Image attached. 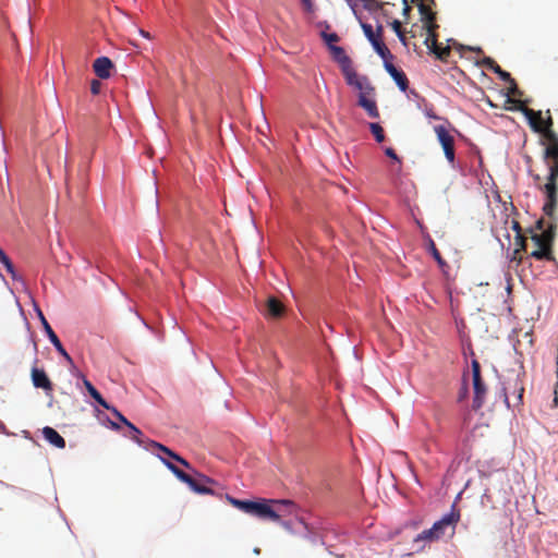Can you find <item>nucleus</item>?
I'll return each instance as SVG.
<instances>
[{
    "mask_svg": "<svg viewBox=\"0 0 558 558\" xmlns=\"http://www.w3.org/2000/svg\"><path fill=\"white\" fill-rule=\"evenodd\" d=\"M179 336H180V340L186 345V347H190V340L189 338L184 335V332L179 329Z\"/></svg>",
    "mask_w": 558,
    "mask_h": 558,
    "instance_id": "nucleus-49",
    "label": "nucleus"
},
{
    "mask_svg": "<svg viewBox=\"0 0 558 558\" xmlns=\"http://www.w3.org/2000/svg\"><path fill=\"white\" fill-rule=\"evenodd\" d=\"M125 426H128L130 428V430L132 432L133 440L140 445L141 444L140 436L142 435V432L130 421H129V424H126Z\"/></svg>",
    "mask_w": 558,
    "mask_h": 558,
    "instance_id": "nucleus-35",
    "label": "nucleus"
},
{
    "mask_svg": "<svg viewBox=\"0 0 558 558\" xmlns=\"http://www.w3.org/2000/svg\"><path fill=\"white\" fill-rule=\"evenodd\" d=\"M168 470L182 483L186 484L189 488L201 495L211 494V489L197 485L189 475L180 471L174 464H169Z\"/></svg>",
    "mask_w": 558,
    "mask_h": 558,
    "instance_id": "nucleus-7",
    "label": "nucleus"
},
{
    "mask_svg": "<svg viewBox=\"0 0 558 558\" xmlns=\"http://www.w3.org/2000/svg\"><path fill=\"white\" fill-rule=\"evenodd\" d=\"M391 28L393 29V32L396 33L397 37L399 38V40L405 45V37L403 35V33L401 32V23L398 21V20H395L391 22Z\"/></svg>",
    "mask_w": 558,
    "mask_h": 558,
    "instance_id": "nucleus-32",
    "label": "nucleus"
},
{
    "mask_svg": "<svg viewBox=\"0 0 558 558\" xmlns=\"http://www.w3.org/2000/svg\"><path fill=\"white\" fill-rule=\"evenodd\" d=\"M166 456H168L169 458H172L173 460L178 461L179 463H181L185 468H190V463L185 459H183L182 457H180L179 454L173 452L172 450H170V449L166 450Z\"/></svg>",
    "mask_w": 558,
    "mask_h": 558,
    "instance_id": "nucleus-33",
    "label": "nucleus"
},
{
    "mask_svg": "<svg viewBox=\"0 0 558 558\" xmlns=\"http://www.w3.org/2000/svg\"><path fill=\"white\" fill-rule=\"evenodd\" d=\"M545 189V192L547 194V198H557V195H556V181H548L547 180V183L545 184L544 186Z\"/></svg>",
    "mask_w": 558,
    "mask_h": 558,
    "instance_id": "nucleus-31",
    "label": "nucleus"
},
{
    "mask_svg": "<svg viewBox=\"0 0 558 558\" xmlns=\"http://www.w3.org/2000/svg\"><path fill=\"white\" fill-rule=\"evenodd\" d=\"M558 178V161H555L551 166H549V174L548 181H556Z\"/></svg>",
    "mask_w": 558,
    "mask_h": 558,
    "instance_id": "nucleus-36",
    "label": "nucleus"
},
{
    "mask_svg": "<svg viewBox=\"0 0 558 558\" xmlns=\"http://www.w3.org/2000/svg\"><path fill=\"white\" fill-rule=\"evenodd\" d=\"M153 447L159 449L160 451H162L165 454H166V450H169V448L165 447L163 445L159 444V442H156V441H153Z\"/></svg>",
    "mask_w": 558,
    "mask_h": 558,
    "instance_id": "nucleus-50",
    "label": "nucleus"
},
{
    "mask_svg": "<svg viewBox=\"0 0 558 558\" xmlns=\"http://www.w3.org/2000/svg\"><path fill=\"white\" fill-rule=\"evenodd\" d=\"M537 228L541 229V230L543 229V221L542 220L537 222Z\"/></svg>",
    "mask_w": 558,
    "mask_h": 558,
    "instance_id": "nucleus-62",
    "label": "nucleus"
},
{
    "mask_svg": "<svg viewBox=\"0 0 558 558\" xmlns=\"http://www.w3.org/2000/svg\"><path fill=\"white\" fill-rule=\"evenodd\" d=\"M508 101L513 105L515 110L523 113L533 131L543 133L549 144L558 143L557 135L550 130L553 124L550 117L543 121L541 111L535 112L532 109L526 108L520 100L509 99Z\"/></svg>",
    "mask_w": 558,
    "mask_h": 558,
    "instance_id": "nucleus-3",
    "label": "nucleus"
},
{
    "mask_svg": "<svg viewBox=\"0 0 558 558\" xmlns=\"http://www.w3.org/2000/svg\"><path fill=\"white\" fill-rule=\"evenodd\" d=\"M24 27H25L27 33L32 34L31 19L28 16L25 20Z\"/></svg>",
    "mask_w": 558,
    "mask_h": 558,
    "instance_id": "nucleus-53",
    "label": "nucleus"
},
{
    "mask_svg": "<svg viewBox=\"0 0 558 558\" xmlns=\"http://www.w3.org/2000/svg\"><path fill=\"white\" fill-rule=\"evenodd\" d=\"M492 70H493L496 74H498V76H499L502 81H505V82H507V81H511V76H510V74H509L508 72H506V71L501 70V68H500L499 65L495 64V65L492 68Z\"/></svg>",
    "mask_w": 558,
    "mask_h": 558,
    "instance_id": "nucleus-34",
    "label": "nucleus"
},
{
    "mask_svg": "<svg viewBox=\"0 0 558 558\" xmlns=\"http://www.w3.org/2000/svg\"><path fill=\"white\" fill-rule=\"evenodd\" d=\"M296 523L299 525L302 526L303 531L300 532V535L304 538H310V531H308V526L306 525V523L301 519V518H298L295 519ZM278 523H280V525L290 534H299L298 531H295L293 527H292V524L291 522L289 521H281L279 519V521H277Z\"/></svg>",
    "mask_w": 558,
    "mask_h": 558,
    "instance_id": "nucleus-14",
    "label": "nucleus"
},
{
    "mask_svg": "<svg viewBox=\"0 0 558 558\" xmlns=\"http://www.w3.org/2000/svg\"><path fill=\"white\" fill-rule=\"evenodd\" d=\"M369 129L378 143L385 140L383 128L378 123H371Z\"/></svg>",
    "mask_w": 558,
    "mask_h": 558,
    "instance_id": "nucleus-28",
    "label": "nucleus"
},
{
    "mask_svg": "<svg viewBox=\"0 0 558 558\" xmlns=\"http://www.w3.org/2000/svg\"><path fill=\"white\" fill-rule=\"evenodd\" d=\"M259 113H260V117L263 119V121L266 123L267 126H269L268 122H267V119H266V114H265V111H264V108L262 106V104L259 105Z\"/></svg>",
    "mask_w": 558,
    "mask_h": 558,
    "instance_id": "nucleus-55",
    "label": "nucleus"
},
{
    "mask_svg": "<svg viewBox=\"0 0 558 558\" xmlns=\"http://www.w3.org/2000/svg\"><path fill=\"white\" fill-rule=\"evenodd\" d=\"M384 68L390 77L393 80L396 85L401 92H405L408 88V81L404 74L396 69V66L389 61L385 60Z\"/></svg>",
    "mask_w": 558,
    "mask_h": 558,
    "instance_id": "nucleus-11",
    "label": "nucleus"
},
{
    "mask_svg": "<svg viewBox=\"0 0 558 558\" xmlns=\"http://www.w3.org/2000/svg\"><path fill=\"white\" fill-rule=\"evenodd\" d=\"M330 51H331L332 58L341 66V70H342V73L344 76H347L348 74H350L351 72L354 71V69L351 65V60L347 56L343 48H341L339 46H330Z\"/></svg>",
    "mask_w": 558,
    "mask_h": 558,
    "instance_id": "nucleus-8",
    "label": "nucleus"
},
{
    "mask_svg": "<svg viewBox=\"0 0 558 558\" xmlns=\"http://www.w3.org/2000/svg\"><path fill=\"white\" fill-rule=\"evenodd\" d=\"M372 47L374 48L376 53L383 59L384 62H385V60L390 61L392 59V54L379 39L377 41L373 43Z\"/></svg>",
    "mask_w": 558,
    "mask_h": 558,
    "instance_id": "nucleus-19",
    "label": "nucleus"
},
{
    "mask_svg": "<svg viewBox=\"0 0 558 558\" xmlns=\"http://www.w3.org/2000/svg\"><path fill=\"white\" fill-rule=\"evenodd\" d=\"M385 154H386L389 158H391L392 160H395V161H397V162H400L399 157L397 156V154L395 153V150H393L392 148L387 147V148L385 149Z\"/></svg>",
    "mask_w": 558,
    "mask_h": 558,
    "instance_id": "nucleus-43",
    "label": "nucleus"
},
{
    "mask_svg": "<svg viewBox=\"0 0 558 558\" xmlns=\"http://www.w3.org/2000/svg\"><path fill=\"white\" fill-rule=\"evenodd\" d=\"M361 27L363 29V33L367 40L371 43V45L378 40V38L375 36L373 32V27L369 24L361 23Z\"/></svg>",
    "mask_w": 558,
    "mask_h": 558,
    "instance_id": "nucleus-29",
    "label": "nucleus"
},
{
    "mask_svg": "<svg viewBox=\"0 0 558 558\" xmlns=\"http://www.w3.org/2000/svg\"><path fill=\"white\" fill-rule=\"evenodd\" d=\"M556 204H557V198H547V202L544 204V207H543L544 213L551 219L555 218Z\"/></svg>",
    "mask_w": 558,
    "mask_h": 558,
    "instance_id": "nucleus-24",
    "label": "nucleus"
},
{
    "mask_svg": "<svg viewBox=\"0 0 558 558\" xmlns=\"http://www.w3.org/2000/svg\"><path fill=\"white\" fill-rule=\"evenodd\" d=\"M483 63H484L488 69H490V70H492V68L496 64V63L494 62V60H493V59H490V58H485V59L483 60Z\"/></svg>",
    "mask_w": 558,
    "mask_h": 558,
    "instance_id": "nucleus-51",
    "label": "nucleus"
},
{
    "mask_svg": "<svg viewBox=\"0 0 558 558\" xmlns=\"http://www.w3.org/2000/svg\"><path fill=\"white\" fill-rule=\"evenodd\" d=\"M402 2H403V10H402V13H403V15H408V14H409V12H410V7H409V4H408V1H407V0H402Z\"/></svg>",
    "mask_w": 558,
    "mask_h": 558,
    "instance_id": "nucleus-54",
    "label": "nucleus"
},
{
    "mask_svg": "<svg viewBox=\"0 0 558 558\" xmlns=\"http://www.w3.org/2000/svg\"><path fill=\"white\" fill-rule=\"evenodd\" d=\"M347 84L357 93V105L365 110L371 118H378L379 112L375 101V88L366 76L359 75L355 71L344 76Z\"/></svg>",
    "mask_w": 558,
    "mask_h": 558,
    "instance_id": "nucleus-1",
    "label": "nucleus"
},
{
    "mask_svg": "<svg viewBox=\"0 0 558 558\" xmlns=\"http://www.w3.org/2000/svg\"><path fill=\"white\" fill-rule=\"evenodd\" d=\"M83 383H84V386L86 388V390L88 391V393L90 395V397L96 401L98 399H100L101 395L98 392V390L92 385V383L89 380H87L85 377L83 379Z\"/></svg>",
    "mask_w": 558,
    "mask_h": 558,
    "instance_id": "nucleus-30",
    "label": "nucleus"
},
{
    "mask_svg": "<svg viewBox=\"0 0 558 558\" xmlns=\"http://www.w3.org/2000/svg\"><path fill=\"white\" fill-rule=\"evenodd\" d=\"M424 23V29L426 31V34L435 33V28L437 25L433 22H423Z\"/></svg>",
    "mask_w": 558,
    "mask_h": 558,
    "instance_id": "nucleus-42",
    "label": "nucleus"
},
{
    "mask_svg": "<svg viewBox=\"0 0 558 558\" xmlns=\"http://www.w3.org/2000/svg\"><path fill=\"white\" fill-rule=\"evenodd\" d=\"M96 402L101 405L102 408H105L106 410H109L111 411L113 407H111L102 397H100V399L96 400Z\"/></svg>",
    "mask_w": 558,
    "mask_h": 558,
    "instance_id": "nucleus-47",
    "label": "nucleus"
},
{
    "mask_svg": "<svg viewBox=\"0 0 558 558\" xmlns=\"http://www.w3.org/2000/svg\"><path fill=\"white\" fill-rule=\"evenodd\" d=\"M417 9L422 22H433L435 20V14L423 2L418 3Z\"/></svg>",
    "mask_w": 558,
    "mask_h": 558,
    "instance_id": "nucleus-21",
    "label": "nucleus"
},
{
    "mask_svg": "<svg viewBox=\"0 0 558 558\" xmlns=\"http://www.w3.org/2000/svg\"><path fill=\"white\" fill-rule=\"evenodd\" d=\"M359 0H344V2L350 7L352 13L356 16V5Z\"/></svg>",
    "mask_w": 558,
    "mask_h": 558,
    "instance_id": "nucleus-46",
    "label": "nucleus"
},
{
    "mask_svg": "<svg viewBox=\"0 0 558 558\" xmlns=\"http://www.w3.org/2000/svg\"><path fill=\"white\" fill-rule=\"evenodd\" d=\"M146 100H147L146 101L147 102L146 104L147 105V111H148L149 116L151 117V119L154 121H156L158 123V117H157V113H156V111H155V109H154V107L151 105V101L149 100V98H147Z\"/></svg>",
    "mask_w": 558,
    "mask_h": 558,
    "instance_id": "nucleus-39",
    "label": "nucleus"
},
{
    "mask_svg": "<svg viewBox=\"0 0 558 558\" xmlns=\"http://www.w3.org/2000/svg\"><path fill=\"white\" fill-rule=\"evenodd\" d=\"M424 44L429 49V51L435 53L439 59H445L449 54L448 47L440 49L437 46V39H436L435 33L426 34Z\"/></svg>",
    "mask_w": 558,
    "mask_h": 558,
    "instance_id": "nucleus-13",
    "label": "nucleus"
},
{
    "mask_svg": "<svg viewBox=\"0 0 558 558\" xmlns=\"http://www.w3.org/2000/svg\"><path fill=\"white\" fill-rule=\"evenodd\" d=\"M466 393V388L463 389V392H460V398L462 399Z\"/></svg>",
    "mask_w": 558,
    "mask_h": 558,
    "instance_id": "nucleus-63",
    "label": "nucleus"
},
{
    "mask_svg": "<svg viewBox=\"0 0 558 558\" xmlns=\"http://www.w3.org/2000/svg\"><path fill=\"white\" fill-rule=\"evenodd\" d=\"M507 83L510 84L508 94L515 95L518 93V88L514 81L511 78V81H507Z\"/></svg>",
    "mask_w": 558,
    "mask_h": 558,
    "instance_id": "nucleus-48",
    "label": "nucleus"
},
{
    "mask_svg": "<svg viewBox=\"0 0 558 558\" xmlns=\"http://www.w3.org/2000/svg\"><path fill=\"white\" fill-rule=\"evenodd\" d=\"M157 457H158V459L162 462V464H163L167 469H168V465H169V464H172V463L169 461V459H166V458H163V457H161V456H159V454H158Z\"/></svg>",
    "mask_w": 558,
    "mask_h": 558,
    "instance_id": "nucleus-57",
    "label": "nucleus"
},
{
    "mask_svg": "<svg viewBox=\"0 0 558 558\" xmlns=\"http://www.w3.org/2000/svg\"><path fill=\"white\" fill-rule=\"evenodd\" d=\"M227 500L235 508L248 514L252 501L251 500H240L235 499L231 496H227Z\"/></svg>",
    "mask_w": 558,
    "mask_h": 558,
    "instance_id": "nucleus-20",
    "label": "nucleus"
},
{
    "mask_svg": "<svg viewBox=\"0 0 558 558\" xmlns=\"http://www.w3.org/2000/svg\"><path fill=\"white\" fill-rule=\"evenodd\" d=\"M320 87H323L325 90L328 89L327 84H326V82L324 80H322Z\"/></svg>",
    "mask_w": 558,
    "mask_h": 558,
    "instance_id": "nucleus-60",
    "label": "nucleus"
},
{
    "mask_svg": "<svg viewBox=\"0 0 558 558\" xmlns=\"http://www.w3.org/2000/svg\"><path fill=\"white\" fill-rule=\"evenodd\" d=\"M323 36H324V39L329 48H330V46H333L332 43L338 40V35L336 33H330V34L324 33Z\"/></svg>",
    "mask_w": 558,
    "mask_h": 558,
    "instance_id": "nucleus-38",
    "label": "nucleus"
},
{
    "mask_svg": "<svg viewBox=\"0 0 558 558\" xmlns=\"http://www.w3.org/2000/svg\"><path fill=\"white\" fill-rule=\"evenodd\" d=\"M54 102H56V108H57V110H58V112H59V114H60V118H61L62 122H64V119H63V114H62V112H61V106H60V104H59V100L56 98V99H54Z\"/></svg>",
    "mask_w": 558,
    "mask_h": 558,
    "instance_id": "nucleus-56",
    "label": "nucleus"
},
{
    "mask_svg": "<svg viewBox=\"0 0 558 558\" xmlns=\"http://www.w3.org/2000/svg\"><path fill=\"white\" fill-rule=\"evenodd\" d=\"M34 311L45 330V333L47 335L49 341L51 342V344L54 347V349L58 351V353L66 361L68 365L70 367H74V362H73L72 357L68 354V352L63 348L59 338L52 330L51 326L49 325L45 315L43 314L41 310L39 308V306L36 303H34Z\"/></svg>",
    "mask_w": 558,
    "mask_h": 558,
    "instance_id": "nucleus-4",
    "label": "nucleus"
},
{
    "mask_svg": "<svg viewBox=\"0 0 558 558\" xmlns=\"http://www.w3.org/2000/svg\"><path fill=\"white\" fill-rule=\"evenodd\" d=\"M460 514L456 510L454 504L451 506V509L448 513H445L438 521H436L433 526L432 531L435 532L437 535V539H439L444 534L446 527L451 526L454 527L456 523L459 521Z\"/></svg>",
    "mask_w": 558,
    "mask_h": 558,
    "instance_id": "nucleus-5",
    "label": "nucleus"
},
{
    "mask_svg": "<svg viewBox=\"0 0 558 558\" xmlns=\"http://www.w3.org/2000/svg\"><path fill=\"white\" fill-rule=\"evenodd\" d=\"M474 387V400L473 405L475 409H480L483 405L484 402V393L485 388L481 383V379H477L476 381H473Z\"/></svg>",
    "mask_w": 558,
    "mask_h": 558,
    "instance_id": "nucleus-17",
    "label": "nucleus"
},
{
    "mask_svg": "<svg viewBox=\"0 0 558 558\" xmlns=\"http://www.w3.org/2000/svg\"><path fill=\"white\" fill-rule=\"evenodd\" d=\"M113 68L112 61L108 57H99L94 61L93 69L96 75L101 80H107L111 75Z\"/></svg>",
    "mask_w": 558,
    "mask_h": 558,
    "instance_id": "nucleus-9",
    "label": "nucleus"
},
{
    "mask_svg": "<svg viewBox=\"0 0 558 558\" xmlns=\"http://www.w3.org/2000/svg\"><path fill=\"white\" fill-rule=\"evenodd\" d=\"M4 172H5L4 179H7V182H9V171H8L7 165H4Z\"/></svg>",
    "mask_w": 558,
    "mask_h": 558,
    "instance_id": "nucleus-58",
    "label": "nucleus"
},
{
    "mask_svg": "<svg viewBox=\"0 0 558 558\" xmlns=\"http://www.w3.org/2000/svg\"><path fill=\"white\" fill-rule=\"evenodd\" d=\"M295 506L289 500L252 501L248 514L259 519L279 521L282 515L294 513Z\"/></svg>",
    "mask_w": 558,
    "mask_h": 558,
    "instance_id": "nucleus-2",
    "label": "nucleus"
},
{
    "mask_svg": "<svg viewBox=\"0 0 558 558\" xmlns=\"http://www.w3.org/2000/svg\"><path fill=\"white\" fill-rule=\"evenodd\" d=\"M44 438L53 447L63 449L65 447V440L63 437L52 427L46 426L43 428Z\"/></svg>",
    "mask_w": 558,
    "mask_h": 558,
    "instance_id": "nucleus-12",
    "label": "nucleus"
},
{
    "mask_svg": "<svg viewBox=\"0 0 558 558\" xmlns=\"http://www.w3.org/2000/svg\"><path fill=\"white\" fill-rule=\"evenodd\" d=\"M153 192H154L155 195L157 194V186H156L155 183L153 184Z\"/></svg>",
    "mask_w": 558,
    "mask_h": 558,
    "instance_id": "nucleus-64",
    "label": "nucleus"
},
{
    "mask_svg": "<svg viewBox=\"0 0 558 558\" xmlns=\"http://www.w3.org/2000/svg\"><path fill=\"white\" fill-rule=\"evenodd\" d=\"M535 244L538 246V248L532 252L533 257L541 259L549 255V245L542 242Z\"/></svg>",
    "mask_w": 558,
    "mask_h": 558,
    "instance_id": "nucleus-23",
    "label": "nucleus"
},
{
    "mask_svg": "<svg viewBox=\"0 0 558 558\" xmlns=\"http://www.w3.org/2000/svg\"><path fill=\"white\" fill-rule=\"evenodd\" d=\"M111 412L121 423H123L124 425L129 424L128 418L121 412H119L117 408H112Z\"/></svg>",
    "mask_w": 558,
    "mask_h": 558,
    "instance_id": "nucleus-40",
    "label": "nucleus"
},
{
    "mask_svg": "<svg viewBox=\"0 0 558 558\" xmlns=\"http://www.w3.org/2000/svg\"><path fill=\"white\" fill-rule=\"evenodd\" d=\"M90 92L94 94V95H97L99 94L100 92V83L96 80H94L90 84Z\"/></svg>",
    "mask_w": 558,
    "mask_h": 558,
    "instance_id": "nucleus-44",
    "label": "nucleus"
},
{
    "mask_svg": "<svg viewBox=\"0 0 558 558\" xmlns=\"http://www.w3.org/2000/svg\"><path fill=\"white\" fill-rule=\"evenodd\" d=\"M266 305L268 314L272 317L281 316L284 311L283 305L274 296L267 299Z\"/></svg>",
    "mask_w": 558,
    "mask_h": 558,
    "instance_id": "nucleus-16",
    "label": "nucleus"
},
{
    "mask_svg": "<svg viewBox=\"0 0 558 558\" xmlns=\"http://www.w3.org/2000/svg\"><path fill=\"white\" fill-rule=\"evenodd\" d=\"M432 541H437V535L435 534L434 531H432V527L424 530L423 532L417 534L416 537L414 538L415 543L432 542Z\"/></svg>",
    "mask_w": 558,
    "mask_h": 558,
    "instance_id": "nucleus-22",
    "label": "nucleus"
},
{
    "mask_svg": "<svg viewBox=\"0 0 558 558\" xmlns=\"http://www.w3.org/2000/svg\"><path fill=\"white\" fill-rule=\"evenodd\" d=\"M428 251L430 252V254L433 255L435 260L438 263V265L442 267L445 265V262L441 258L439 252L437 251L434 241L429 236H428Z\"/></svg>",
    "mask_w": 558,
    "mask_h": 558,
    "instance_id": "nucleus-26",
    "label": "nucleus"
},
{
    "mask_svg": "<svg viewBox=\"0 0 558 558\" xmlns=\"http://www.w3.org/2000/svg\"><path fill=\"white\" fill-rule=\"evenodd\" d=\"M424 113L429 119H438V116H436L432 109H425Z\"/></svg>",
    "mask_w": 558,
    "mask_h": 558,
    "instance_id": "nucleus-52",
    "label": "nucleus"
},
{
    "mask_svg": "<svg viewBox=\"0 0 558 558\" xmlns=\"http://www.w3.org/2000/svg\"><path fill=\"white\" fill-rule=\"evenodd\" d=\"M0 263L5 267L7 271L11 275L13 280H20L19 275L16 274L13 264L7 254L0 248Z\"/></svg>",
    "mask_w": 558,
    "mask_h": 558,
    "instance_id": "nucleus-18",
    "label": "nucleus"
},
{
    "mask_svg": "<svg viewBox=\"0 0 558 558\" xmlns=\"http://www.w3.org/2000/svg\"><path fill=\"white\" fill-rule=\"evenodd\" d=\"M303 5L305 7V10L310 13L314 12V4L313 0H301Z\"/></svg>",
    "mask_w": 558,
    "mask_h": 558,
    "instance_id": "nucleus-45",
    "label": "nucleus"
},
{
    "mask_svg": "<svg viewBox=\"0 0 558 558\" xmlns=\"http://www.w3.org/2000/svg\"><path fill=\"white\" fill-rule=\"evenodd\" d=\"M555 225H550L546 230H543L541 234H534L532 240L535 243H544L550 246L551 241L555 236Z\"/></svg>",
    "mask_w": 558,
    "mask_h": 558,
    "instance_id": "nucleus-15",
    "label": "nucleus"
},
{
    "mask_svg": "<svg viewBox=\"0 0 558 558\" xmlns=\"http://www.w3.org/2000/svg\"><path fill=\"white\" fill-rule=\"evenodd\" d=\"M211 368L219 381V386L221 388V392L223 395H230L231 393V389L229 387V385L226 383V380L222 378V376L220 375V373L217 371V368L214 366V364H211Z\"/></svg>",
    "mask_w": 558,
    "mask_h": 558,
    "instance_id": "nucleus-25",
    "label": "nucleus"
},
{
    "mask_svg": "<svg viewBox=\"0 0 558 558\" xmlns=\"http://www.w3.org/2000/svg\"><path fill=\"white\" fill-rule=\"evenodd\" d=\"M554 158L558 159V143L548 144L544 150V159Z\"/></svg>",
    "mask_w": 558,
    "mask_h": 558,
    "instance_id": "nucleus-27",
    "label": "nucleus"
},
{
    "mask_svg": "<svg viewBox=\"0 0 558 558\" xmlns=\"http://www.w3.org/2000/svg\"><path fill=\"white\" fill-rule=\"evenodd\" d=\"M31 378L34 387L41 388L46 391H50L52 389V385L50 379L44 369L32 367L31 369Z\"/></svg>",
    "mask_w": 558,
    "mask_h": 558,
    "instance_id": "nucleus-10",
    "label": "nucleus"
},
{
    "mask_svg": "<svg viewBox=\"0 0 558 558\" xmlns=\"http://www.w3.org/2000/svg\"><path fill=\"white\" fill-rule=\"evenodd\" d=\"M434 131L437 135V140L442 147L446 159L449 162L454 160L453 149V137L449 134L448 130L444 125H436Z\"/></svg>",
    "mask_w": 558,
    "mask_h": 558,
    "instance_id": "nucleus-6",
    "label": "nucleus"
},
{
    "mask_svg": "<svg viewBox=\"0 0 558 558\" xmlns=\"http://www.w3.org/2000/svg\"><path fill=\"white\" fill-rule=\"evenodd\" d=\"M63 161H64V168L66 170L68 169V157L66 156L63 158Z\"/></svg>",
    "mask_w": 558,
    "mask_h": 558,
    "instance_id": "nucleus-61",
    "label": "nucleus"
},
{
    "mask_svg": "<svg viewBox=\"0 0 558 558\" xmlns=\"http://www.w3.org/2000/svg\"><path fill=\"white\" fill-rule=\"evenodd\" d=\"M129 26H130L131 31L137 33L143 38H145V39H150L151 38V36H150V34L148 32H146V31H144L142 28L136 27V25H134L133 23H130Z\"/></svg>",
    "mask_w": 558,
    "mask_h": 558,
    "instance_id": "nucleus-37",
    "label": "nucleus"
},
{
    "mask_svg": "<svg viewBox=\"0 0 558 558\" xmlns=\"http://www.w3.org/2000/svg\"><path fill=\"white\" fill-rule=\"evenodd\" d=\"M472 373H473V381L481 379L480 377V365L476 361L472 362Z\"/></svg>",
    "mask_w": 558,
    "mask_h": 558,
    "instance_id": "nucleus-41",
    "label": "nucleus"
},
{
    "mask_svg": "<svg viewBox=\"0 0 558 558\" xmlns=\"http://www.w3.org/2000/svg\"><path fill=\"white\" fill-rule=\"evenodd\" d=\"M320 87H323L325 90L328 89L327 84H326V82L324 80H322Z\"/></svg>",
    "mask_w": 558,
    "mask_h": 558,
    "instance_id": "nucleus-59",
    "label": "nucleus"
}]
</instances>
